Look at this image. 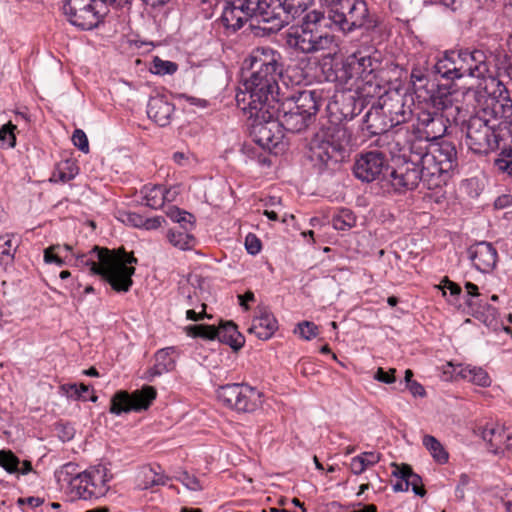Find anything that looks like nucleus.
Masks as SVG:
<instances>
[{
    "mask_svg": "<svg viewBox=\"0 0 512 512\" xmlns=\"http://www.w3.org/2000/svg\"><path fill=\"white\" fill-rule=\"evenodd\" d=\"M281 55L271 48H257L243 62L242 79L245 91L236 95L238 103L249 109L267 112L279 99L278 79L282 76Z\"/></svg>",
    "mask_w": 512,
    "mask_h": 512,
    "instance_id": "obj_1",
    "label": "nucleus"
},
{
    "mask_svg": "<svg viewBox=\"0 0 512 512\" xmlns=\"http://www.w3.org/2000/svg\"><path fill=\"white\" fill-rule=\"evenodd\" d=\"M294 8L288 2L276 3L275 0H243L225 2L219 23L227 30L236 32L250 17L249 29L256 37H267L279 32L289 23V13Z\"/></svg>",
    "mask_w": 512,
    "mask_h": 512,
    "instance_id": "obj_2",
    "label": "nucleus"
},
{
    "mask_svg": "<svg viewBox=\"0 0 512 512\" xmlns=\"http://www.w3.org/2000/svg\"><path fill=\"white\" fill-rule=\"evenodd\" d=\"M78 261L90 267L95 275L102 276L117 292H128L133 284L132 276L138 260L133 253H127L124 248L109 250L94 246L88 254L78 256Z\"/></svg>",
    "mask_w": 512,
    "mask_h": 512,
    "instance_id": "obj_3",
    "label": "nucleus"
},
{
    "mask_svg": "<svg viewBox=\"0 0 512 512\" xmlns=\"http://www.w3.org/2000/svg\"><path fill=\"white\" fill-rule=\"evenodd\" d=\"M330 26L333 25L324 12L316 9L308 11L300 23L286 31V44L304 54L330 51L337 47L336 37L327 30Z\"/></svg>",
    "mask_w": 512,
    "mask_h": 512,
    "instance_id": "obj_4",
    "label": "nucleus"
},
{
    "mask_svg": "<svg viewBox=\"0 0 512 512\" xmlns=\"http://www.w3.org/2000/svg\"><path fill=\"white\" fill-rule=\"evenodd\" d=\"M352 147V131L343 123L329 120L322 138L311 140L309 158L319 171L330 169L348 157Z\"/></svg>",
    "mask_w": 512,
    "mask_h": 512,
    "instance_id": "obj_5",
    "label": "nucleus"
},
{
    "mask_svg": "<svg viewBox=\"0 0 512 512\" xmlns=\"http://www.w3.org/2000/svg\"><path fill=\"white\" fill-rule=\"evenodd\" d=\"M467 98H472L484 119L491 123H498L502 131L512 122V99L508 89L499 82L498 89L491 95L486 89L469 88Z\"/></svg>",
    "mask_w": 512,
    "mask_h": 512,
    "instance_id": "obj_6",
    "label": "nucleus"
},
{
    "mask_svg": "<svg viewBox=\"0 0 512 512\" xmlns=\"http://www.w3.org/2000/svg\"><path fill=\"white\" fill-rule=\"evenodd\" d=\"M426 102L430 108L418 112V130L423 132L426 140H437L447 131L448 119L443 112L453 106L452 93L448 87L438 86L431 91Z\"/></svg>",
    "mask_w": 512,
    "mask_h": 512,
    "instance_id": "obj_7",
    "label": "nucleus"
},
{
    "mask_svg": "<svg viewBox=\"0 0 512 512\" xmlns=\"http://www.w3.org/2000/svg\"><path fill=\"white\" fill-rule=\"evenodd\" d=\"M457 164V150L455 145L443 140L438 143H431L430 152L424 158V170H421L424 182H427L428 189L440 188L445 183L449 171Z\"/></svg>",
    "mask_w": 512,
    "mask_h": 512,
    "instance_id": "obj_8",
    "label": "nucleus"
},
{
    "mask_svg": "<svg viewBox=\"0 0 512 512\" xmlns=\"http://www.w3.org/2000/svg\"><path fill=\"white\" fill-rule=\"evenodd\" d=\"M331 24L343 34H349L357 29L373 31L378 22L373 18L364 0H344L335 10H329Z\"/></svg>",
    "mask_w": 512,
    "mask_h": 512,
    "instance_id": "obj_9",
    "label": "nucleus"
},
{
    "mask_svg": "<svg viewBox=\"0 0 512 512\" xmlns=\"http://www.w3.org/2000/svg\"><path fill=\"white\" fill-rule=\"evenodd\" d=\"M217 400L238 414H252L262 408L264 394L245 383L220 385L216 389Z\"/></svg>",
    "mask_w": 512,
    "mask_h": 512,
    "instance_id": "obj_10",
    "label": "nucleus"
},
{
    "mask_svg": "<svg viewBox=\"0 0 512 512\" xmlns=\"http://www.w3.org/2000/svg\"><path fill=\"white\" fill-rule=\"evenodd\" d=\"M132 0H67L63 12L68 21L82 29L96 28L106 14V3H117L118 6L131 4Z\"/></svg>",
    "mask_w": 512,
    "mask_h": 512,
    "instance_id": "obj_11",
    "label": "nucleus"
},
{
    "mask_svg": "<svg viewBox=\"0 0 512 512\" xmlns=\"http://www.w3.org/2000/svg\"><path fill=\"white\" fill-rule=\"evenodd\" d=\"M377 53L373 45H367L363 49H357L349 55L352 68L356 73L358 90L364 96H371L374 99L375 94L382 92V85L378 78L380 61L376 58Z\"/></svg>",
    "mask_w": 512,
    "mask_h": 512,
    "instance_id": "obj_12",
    "label": "nucleus"
},
{
    "mask_svg": "<svg viewBox=\"0 0 512 512\" xmlns=\"http://www.w3.org/2000/svg\"><path fill=\"white\" fill-rule=\"evenodd\" d=\"M502 130L476 113L466 123V144L475 154H488L499 148Z\"/></svg>",
    "mask_w": 512,
    "mask_h": 512,
    "instance_id": "obj_13",
    "label": "nucleus"
},
{
    "mask_svg": "<svg viewBox=\"0 0 512 512\" xmlns=\"http://www.w3.org/2000/svg\"><path fill=\"white\" fill-rule=\"evenodd\" d=\"M389 170L390 165L386 155L377 150L359 154L352 168L357 179L366 183L378 181L382 189H385L384 183Z\"/></svg>",
    "mask_w": 512,
    "mask_h": 512,
    "instance_id": "obj_14",
    "label": "nucleus"
},
{
    "mask_svg": "<svg viewBox=\"0 0 512 512\" xmlns=\"http://www.w3.org/2000/svg\"><path fill=\"white\" fill-rule=\"evenodd\" d=\"M255 116L258 120L253 125L252 135L254 141L263 149L277 155L284 149L283 128L275 117H268L267 112L257 114L256 110L252 111L251 116Z\"/></svg>",
    "mask_w": 512,
    "mask_h": 512,
    "instance_id": "obj_15",
    "label": "nucleus"
},
{
    "mask_svg": "<svg viewBox=\"0 0 512 512\" xmlns=\"http://www.w3.org/2000/svg\"><path fill=\"white\" fill-rule=\"evenodd\" d=\"M368 98L371 96H364L359 90L335 96V100L327 105L329 120L338 123L352 120L369 104Z\"/></svg>",
    "mask_w": 512,
    "mask_h": 512,
    "instance_id": "obj_16",
    "label": "nucleus"
},
{
    "mask_svg": "<svg viewBox=\"0 0 512 512\" xmlns=\"http://www.w3.org/2000/svg\"><path fill=\"white\" fill-rule=\"evenodd\" d=\"M157 396V391L153 386H143L131 394L127 391L116 392L112 399L109 411L112 414L120 415L130 411L147 410Z\"/></svg>",
    "mask_w": 512,
    "mask_h": 512,
    "instance_id": "obj_17",
    "label": "nucleus"
},
{
    "mask_svg": "<svg viewBox=\"0 0 512 512\" xmlns=\"http://www.w3.org/2000/svg\"><path fill=\"white\" fill-rule=\"evenodd\" d=\"M293 101H280L278 99L274 105L267 109L268 117H275L278 119L281 127L291 133H300L307 129L313 122V119H308L304 113L295 109Z\"/></svg>",
    "mask_w": 512,
    "mask_h": 512,
    "instance_id": "obj_18",
    "label": "nucleus"
},
{
    "mask_svg": "<svg viewBox=\"0 0 512 512\" xmlns=\"http://www.w3.org/2000/svg\"><path fill=\"white\" fill-rule=\"evenodd\" d=\"M455 53L460 78L464 76L485 78L489 74L488 57L483 50L459 49L455 50Z\"/></svg>",
    "mask_w": 512,
    "mask_h": 512,
    "instance_id": "obj_19",
    "label": "nucleus"
},
{
    "mask_svg": "<svg viewBox=\"0 0 512 512\" xmlns=\"http://www.w3.org/2000/svg\"><path fill=\"white\" fill-rule=\"evenodd\" d=\"M374 98H377L380 109L383 110L382 113H386L395 126L405 123L410 119L412 111L409 106L405 105L404 96L399 92H388L382 86V92L375 94Z\"/></svg>",
    "mask_w": 512,
    "mask_h": 512,
    "instance_id": "obj_20",
    "label": "nucleus"
},
{
    "mask_svg": "<svg viewBox=\"0 0 512 512\" xmlns=\"http://www.w3.org/2000/svg\"><path fill=\"white\" fill-rule=\"evenodd\" d=\"M467 253L473 266L482 273H489L496 267L497 251L489 242H477L468 248Z\"/></svg>",
    "mask_w": 512,
    "mask_h": 512,
    "instance_id": "obj_21",
    "label": "nucleus"
},
{
    "mask_svg": "<svg viewBox=\"0 0 512 512\" xmlns=\"http://www.w3.org/2000/svg\"><path fill=\"white\" fill-rule=\"evenodd\" d=\"M465 289L467 297L465 303L469 308V312L488 325L489 317L491 318L490 322L495 319L496 309L483 302L482 294L479 293L478 287L475 284L466 282Z\"/></svg>",
    "mask_w": 512,
    "mask_h": 512,
    "instance_id": "obj_22",
    "label": "nucleus"
},
{
    "mask_svg": "<svg viewBox=\"0 0 512 512\" xmlns=\"http://www.w3.org/2000/svg\"><path fill=\"white\" fill-rule=\"evenodd\" d=\"M284 101H293L292 106L295 109L304 113L308 119H313L315 121L316 114L318 113L324 98L321 90L313 89L299 91L297 95L286 98Z\"/></svg>",
    "mask_w": 512,
    "mask_h": 512,
    "instance_id": "obj_23",
    "label": "nucleus"
},
{
    "mask_svg": "<svg viewBox=\"0 0 512 512\" xmlns=\"http://www.w3.org/2000/svg\"><path fill=\"white\" fill-rule=\"evenodd\" d=\"M277 329L278 322L274 315L267 307L258 306L248 332L254 334L260 340H268Z\"/></svg>",
    "mask_w": 512,
    "mask_h": 512,
    "instance_id": "obj_24",
    "label": "nucleus"
},
{
    "mask_svg": "<svg viewBox=\"0 0 512 512\" xmlns=\"http://www.w3.org/2000/svg\"><path fill=\"white\" fill-rule=\"evenodd\" d=\"M387 175L389 178L386 177L384 183L386 192H390L389 186L393 188L394 192H400L401 189L412 191L417 188L420 181H424L421 170L416 168L406 169L404 172L390 168Z\"/></svg>",
    "mask_w": 512,
    "mask_h": 512,
    "instance_id": "obj_25",
    "label": "nucleus"
},
{
    "mask_svg": "<svg viewBox=\"0 0 512 512\" xmlns=\"http://www.w3.org/2000/svg\"><path fill=\"white\" fill-rule=\"evenodd\" d=\"M378 101L371 103L370 109L366 112L363 119V130L370 135H381L388 132L395 125L387 117L386 113H382Z\"/></svg>",
    "mask_w": 512,
    "mask_h": 512,
    "instance_id": "obj_26",
    "label": "nucleus"
},
{
    "mask_svg": "<svg viewBox=\"0 0 512 512\" xmlns=\"http://www.w3.org/2000/svg\"><path fill=\"white\" fill-rule=\"evenodd\" d=\"M83 477L87 479L86 482L95 498L102 497L108 492V482L112 479V474L105 465L98 464L89 467L83 471Z\"/></svg>",
    "mask_w": 512,
    "mask_h": 512,
    "instance_id": "obj_27",
    "label": "nucleus"
},
{
    "mask_svg": "<svg viewBox=\"0 0 512 512\" xmlns=\"http://www.w3.org/2000/svg\"><path fill=\"white\" fill-rule=\"evenodd\" d=\"M174 105L164 95L151 96L147 105L148 117L161 127L170 124Z\"/></svg>",
    "mask_w": 512,
    "mask_h": 512,
    "instance_id": "obj_28",
    "label": "nucleus"
},
{
    "mask_svg": "<svg viewBox=\"0 0 512 512\" xmlns=\"http://www.w3.org/2000/svg\"><path fill=\"white\" fill-rule=\"evenodd\" d=\"M455 55V50L444 52L443 56L431 66V73L447 80L460 79Z\"/></svg>",
    "mask_w": 512,
    "mask_h": 512,
    "instance_id": "obj_29",
    "label": "nucleus"
},
{
    "mask_svg": "<svg viewBox=\"0 0 512 512\" xmlns=\"http://www.w3.org/2000/svg\"><path fill=\"white\" fill-rule=\"evenodd\" d=\"M507 433L508 431L503 426L495 424L483 428L481 436L483 440L489 445L490 452L499 454L503 452V446Z\"/></svg>",
    "mask_w": 512,
    "mask_h": 512,
    "instance_id": "obj_30",
    "label": "nucleus"
},
{
    "mask_svg": "<svg viewBox=\"0 0 512 512\" xmlns=\"http://www.w3.org/2000/svg\"><path fill=\"white\" fill-rule=\"evenodd\" d=\"M216 338L220 342L228 344L235 351L242 348L245 343L244 337L237 330L236 324L232 321L222 323L217 328Z\"/></svg>",
    "mask_w": 512,
    "mask_h": 512,
    "instance_id": "obj_31",
    "label": "nucleus"
},
{
    "mask_svg": "<svg viewBox=\"0 0 512 512\" xmlns=\"http://www.w3.org/2000/svg\"><path fill=\"white\" fill-rule=\"evenodd\" d=\"M395 468L396 470L393 471V475L406 481L408 488L411 487L412 491L416 495L423 497L426 494V491L422 484V478L418 474L414 473L409 465H395Z\"/></svg>",
    "mask_w": 512,
    "mask_h": 512,
    "instance_id": "obj_32",
    "label": "nucleus"
},
{
    "mask_svg": "<svg viewBox=\"0 0 512 512\" xmlns=\"http://www.w3.org/2000/svg\"><path fill=\"white\" fill-rule=\"evenodd\" d=\"M138 488L140 490H148L154 486H164L168 477L161 472H157L151 466H145L139 473Z\"/></svg>",
    "mask_w": 512,
    "mask_h": 512,
    "instance_id": "obj_33",
    "label": "nucleus"
},
{
    "mask_svg": "<svg viewBox=\"0 0 512 512\" xmlns=\"http://www.w3.org/2000/svg\"><path fill=\"white\" fill-rule=\"evenodd\" d=\"M429 140L422 138H415L409 144V157L408 161L419 167L421 170H424V158L428 156L430 152V145L428 143Z\"/></svg>",
    "mask_w": 512,
    "mask_h": 512,
    "instance_id": "obj_34",
    "label": "nucleus"
},
{
    "mask_svg": "<svg viewBox=\"0 0 512 512\" xmlns=\"http://www.w3.org/2000/svg\"><path fill=\"white\" fill-rule=\"evenodd\" d=\"M86 480L87 479L83 477V472H81L69 481L68 494L70 495L71 500H88L94 497V494H92V490L89 489L90 486Z\"/></svg>",
    "mask_w": 512,
    "mask_h": 512,
    "instance_id": "obj_35",
    "label": "nucleus"
},
{
    "mask_svg": "<svg viewBox=\"0 0 512 512\" xmlns=\"http://www.w3.org/2000/svg\"><path fill=\"white\" fill-rule=\"evenodd\" d=\"M172 348H165L159 350L155 354V364L149 370L152 377L160 376L164 373L170 372L175 368V361L171 358Z\"/></svg>",
    "mask_w": 512,
    "mask_h": 512,
    "instance_id": "obj_36",
    "label": "nucleus"
},
{
    "mask_svg": "<svg viewBox=\"0 0 512 512\" xmlns=\"http://www.w3.org/2000/svg\"><path fill=\"white\" fill-rule=\"evenodd\" d=\"M169 242L180 250L191 249L194 245L195 238L189 231L177 228H171L167 233Z\"/></svg>",
    "mask_w": 512,
    "mask_h": 512,
    "instance_id": "obj_37",
    "label": "nucleus"
},
{
    "mask_svg": "<svg viewBox=\"0 0 512 512\" xmlns=\"http://www.w3.org/2000/svg\"><path fill=\"white\" fill-rule=\"evenodd\" d=\"M423 445L430 452L436 462L445 464L448 461V453L434 436L425 435L423 437Z\"/></svg>",
    "mask_w": 512,
    "mask_h": 512,
    "instance_id": "obj_38",
    "label": "nucleus"
},
{
    "mask_svg": "<svg viewBox=\"0 0 512 512\" xmlns=\"http://www.w3.org/2000/svg\"><path fill=\"white\" fill-rule=\"evenodd\" d=\"M350 57H346L345 60L338 62V84L339 85H355L356 91H358L359 81L357 80L354 68H352Z\"/></svg>",
    "mask_w": 512,
    "mask_h": 512,
    "instance_id": "obj_39",
    "label": "nucleus"
},
{
    "mask_svg": "<svg viewBox=\"0 0 512 512\" xmlns=\"http://www.w3.org/2000/svg\"><path fill=\"white\" fill-rule=\"evenodd\" d=\"M426 64V61L423 65L420 63L415 64L411 70L410 78L415 91L425 88L428 83V78L432 74L431 68L426 67Z\"/></svg>",
    "mask_w": 512,
    "mask_h": 512,
    "instance_id": "obj_40",
    "label": "nucleus"
},
{
    "mask_svg": "<svg viewBox=\"0 0 512 512\" xmlns=\"http://www.w3.org/2000/svg\"><path fill=\"white\" fill-rule=\"evenodd\" d=\"M78 171L79 169L74 162L66 160L58 165L56 171L52 174L51 180L67 182L73 179L78 174Z\"/></svg>",
    "mask_w": 512,
    "mask_h": 512,
    "instance_id": "obj_41",
    "label": "nucleus"
},
{
    "mask_svg": "<svg viewBox=\"0 0 512 512\" xmlns=\"http://www.w3.org/2000/svg\"><path fill=\"white\" fill-rule=\"evenodd\" d=\"M490 56L494 58L495 67L498 75L505 74L510 76L512 73V56L506 53L504 50H495L490 53Z\"/></svg>",
    "mask_w": 512,
    "mask_h": 512,
    "instance_id": "obj_42",
    "label": "nucleus"
},
{
    "mask_svg": "<svg viewBox=\"0 0 512 512\" xmlns=\"http://www.w3.org/2000/svg\"><path fill=\"white\" fill-rule=\"evenodd\" d=\"M462 375L465 379L482 387H487L491 383L489 375L482 368H465L462 370Z\"/></svg>",
    "mask_w": 512,
    "mask_h": 512,
    "instance_id": "obj_43",
    "label": "nucleus"
},
{
    "mask_svg": "<svg viewBox=\"0 0 512 512\" xmlns=\"http://www.w3.org/2000/svg\"><path fill=\"white\" fill-rule=\"evenodd\" d=\"M186 334L191 337H200L206 340H214L217 336V328L212 325H189L185 328Z\"/></svg>",
    "mask_w": 512,
    "mask_h": 512,
    "instance_id": "obj_44",
    "label": "nucleus"
},
{
    "mask_svg": "<svg viewBox=\"0 0 512 512\" xmlns=\"http://www.w3.org/2000/svg\"><path fill=\"white\" fill-rule=\"evenodd\" d=\"M495 167L512 176V147L503 149L499 157L494 161Z\"/></svg>",
    "mask_w": 512,
    "mask_h": 512,
    "instance_id": "obj_45",
    "label": "nucleus"
},
{
    "mask_svg": "<svg viewBox=\"0 0 512 512\" xmlns=\"http://www.w3.org/2000/svg\"><path fill=\"white\" fill-rule=\"evenodd\" d=\"M177 70V64L170 61H164L159 57H155L152 61L150 71L158 75L173 74Z\"/></svg>",
    "mask_w": 512,
    "mask_h": 512,
    "instance_id": "obj_46",
    "label": "nucleus"
},
{
    "mask_svg": "<svg viewBox=\"0 0 512 512\" xmlns=\"http://www.w3.org/2000/svg\"><path fill=\"white\" fill-rule=\"evenodd\" d=\"M19 459L11 452L6 450L0 451V466L9 473L19 471Z\"/></svg>",
    "mask_w": 512,
    "mask_h": 512,
    "instance_id": "obj_47",
    "label": "nucleus"
},
{
    "mask_svg": "<svg viewBox=\"0 0 512 512\" xmlns=\"http://www.w3.org/2000/svg\"><path fill=\"white\" fill-rule=\"evenodd\" d=\"M321 70L328 82L338 83V62L332 63V58L325 57L321 63Z\"/></svg>",
    "mask_w": 512,
    "mask_h": 512,
    "instance_id": "obj_48",
    "label": "nucleus"
},
{
    "mask_svg": "<svg viewBox=\"0 0 512 512\" xmlns=\"http://www.w3.org/2000/svg\"><path fill=\"white\" fill-rule=\"evenodd\" d=\"M355 223V219L349 210H342L341 215L333 218V227L336 230H346L351 228Z\"/></svg>",
    "mask_w": 512,
    "mask_h": 512,
    "instance_id": "obj_49",
    "label": "nucleus"
},
{
    "mask_svg": "<svg viewBox=\"0 0 512 512\" xmlns=\"http://www.w3.org/2000/svg\"><path fill=\"white\" fill-rule=\"evenodd\" d=\"M167 195L168 194H145L142 197L141 203L152 209H159L163 207L165 200H173V198H168Z\"/></svg>",
    "mask_w": 512,
    "mask_h": 512,
    "instance_id": "obj_50",
    "label": "nucleus"
},
{
    "mask_svg": "<svg viewBox=\"0 0 512 512\" xmlns=\"http://www.w3.org/2000/svg\"><path fill=\"white\" fill-rule=\"evenodd\" d=\"M299 332L300 336L306 340L314 338L318 334V327L310 321H303L297 325L295 333Z\"/></svg>",
    "mask_w": 512,
    "mask_h": 512,
    "instance_id": "obj_51",
    "label": "nucleus"
},
{
    "mask_svg": "<svg viewBox=\"0 0 512 512\" xmlns=\"http://www.w3.org/2000/svg\"><path fill=\"white\" fill-rule=\"evenodd\" d=\"M16 126L11 122L5 124L0 129V140L3 143H6L8 147H14L16 144V137L14 134V130Z\"/></svg>",
    "mask_w": 512,
    "mask_h": 512,
    "instance_id": "obj_52",
    "label": "nucleus"
},
{
    "mask_svg": "<svg viewBox=\"0 0 512 512\" xmlns=\"http://www.w3.org/2000/svg\"><path fill=\"white\" fill-rule=\"evenodd\" d=\"M72 142L83 153L89 152L88 138L83 130L75 129L72 135Z\"/></svg>",
    "mask_w": 512,
    "mask_h": 512,
    "instance_id": "obj_53",
    "label": "nucleus"
},
{
    "mask_svg": "<svg viewBox=\"0 0 512 512\" xmlns=\"http://www.w3.org/2000/svg\"><path fill=\"white\" fill-rule=\"evenodd\" d=\"M11 238L10 235L0 236V253L2 255L1 260L6 263L12 261L14 254L11 252Z\"/></svg>",
    "mask_w": 512,
    "mask_h": 512,
    "instance_id": "obj_54",
    "label": "nucleus"
},
{
    "mask_svg": "<svg viewBox=\"0 0 512 512\" xmlns=\"http://www.w3.org/2000/svg\"><path fill=\"white\" fill-rule=\"evenodd\" d=\"M178 479L191 491L202 490L200 481L195 476L190 475L186 471L182 472Z\"/></svg>",
    "mask_w": 512,
    "mask_h": 512,
    "instance_id": "obj_55",
    "label": "nucleus"
},
{
    "mask_svg": "<svg viewBox=\"0 0 512 512\" xmlns=\"http://www.w3.org/2000/svg\"><path fill=\"white\" fill-rule=\"evenodd\" d=\"M395 373L396 369L394 368L389 369V371H384L383 368L379 367L374 374V379L385 384H391L396 380Z\"/></svg>",
    "mask_w": 512,
    "mask_h": 512,
    "instance_id": "obj_56",
    "label": "nucleus"
},
{
    "mask_svg": "<svg viewBox=\"0 0 512 512\" xmlns=\"http://www.w3.org/2000/svg\"><path fill=\"white\" fill-rule=\"evenodd\" d=\"M58 248H60V245H52L44 250V261L46 263H55L58 266L64 265V260L54 254V251Z\"/></svg>",
    "mask_w": 512,
    "mask_h": 512,
    "instance_id": "obj_57",
    "label": "nucleus"
},
{
    "mask_svg": "<svg viewBox=\"0 0 512 512\" xmlns=\"http://www.w3.org/2000/svg\"><path fill=\"white\" fill-rule=\"evenodd\" d=\"M245 247L249 254L256 255L261 250V241L253 234H248L245 239Z\"/></svg>",
    "mask_w": 512,
    "mask_h": 512,
    "instance_id": "obj_58",
    "label": "nucleus"
},
{
    "mask_svg": "<svg viewBox=\"0 0 512 512\" xmlns=\"http://www.w3.org/2000/svg\"><path fill=\"white\" fill-rule=\"evenodd\" d=\"M124 223L129 224L133 227L141 228L144 223V218L133 212H125L122 214V219Z\"/></svg>",
    "mask_w": 512,
    "mask_h": 512,
    "instance_id": "obj_59",
    "label": "nucleus"
},
{
    "mask_svg": "<svg viewBox=\"0 0 512 512\" xmlns=\"http://www.w3.org/2000/svg\"><path fill=\"white\" fill-rule=\"evenodd\" d=\"M180 289H181L182 294L185 295V297L187 299V305L193 306L199 300L198 296H197V291L195 288H193L189 285H184Z\"/></svg>",
    "mask_w": 512,
    "mask_h": 512,
    "instance_id": "obj_60",
    "label": "nucleus"
},
{
    "mask_svg": "<svg viewBox=\"0 0 512 512\" xmlns=\"http://www.w3.org/2000/svg\"><path fill=\"white\" fill-rule=\"evenodd\" d=\"M194 222H195V217L192 214H190L186 211H183L182 216L179 218V224H180L179 229L190 231L194 226Z\"/></svg>",
    "mask_w": 512,
    "mask_h": 512,
    "instance_id": "obj_61",
    "label": "nucleus"
},
{
    "mask_svg": "<svg viewBox=\"0 0 512 512\" xmlns=\"http://www.w3.org/2000/svg\"><path fill=\"white\" fill-rule=\"evenodd\" d=\"M89 390L88 386L81 384L79 387L76 384L70 385L67 389V393L70 397L79 399L83 397V394Z\"/></svg>",
    "mask_w": 512,
    "mask_h": 512,
    "instance_id": "obj_62",
    "label": "nucleus"
},
{
    "mask_svg": "<svg viewBox=\"0 0 512 512\" xmlns=\"http://www.w3.org/2000/svg\"><path fill=\"white\" fill-rule=\"evenodd\" d=\"M358 457L363 459V464L366 468L375 465L380 461V455L374 452H364L362 455H359Z\"/></svg>",
    "mask_w": 512,
    "mask_h": 512,
    "instance_id": "obj_63",
    "label": "nucleus"
},
{
    "mask_svg": "<svg viewBox=\"0 0 512 512\" xmlns=\"http://www.w3.org/2000/svg\"><path fill=\"white\" fill-rule=\"evenodd\" d=\"M501 502L503 503L506 512H512V489L506 490L501 496Z\"/></svg>",
    "mask_w": 512,
    "mask_h": 512,
    "instance_id": "obj_64",
    "label": "nucleus"
}]
</instances>
